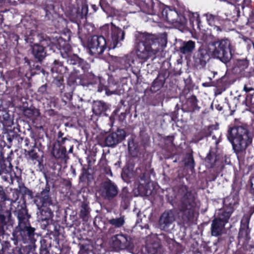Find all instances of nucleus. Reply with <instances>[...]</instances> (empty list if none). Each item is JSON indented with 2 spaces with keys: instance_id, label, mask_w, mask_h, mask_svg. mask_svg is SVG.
<instances>
[{
  "instance_id": "nucleus-32",
  "label": "nucleus",
  "mask_w": 254,
  "mask_h": 254,
  "mask_svg": "<svg viewBox=\"0 0 254 254\" xmlns=\"http://www.w3.org/2000/svg\"><path fill=\"white\" fill-rule=\"evenodd\" d=\"M218 125H211L204 127L199 132V135H201L199 140H201L203 138L207 137L211 135L213 130L218 129Z\"/></svg>"
},
{
  "instance_id": "nucleus-50",
  "label": "nucleus",
  "mask_w": 254,
  "mask_h": 254,
  "mask_svg": "<svg viewBox=\"0 0 254 254\" xmlns=\"http://www.w3.org/2000/svg\"><path fill=\"white\" fill-rule=\"evenodd\" d=\"M100 5L102 8V9L104 11H106L108 9L109 7V5L105 3V1L104 0H101L100 1Z\"/></svg>"
},
{
  "instance_id": "nucleus-40",
  "label": "nucleus",
  "mask_w": 254,
  "mask_h": 254,
  "mask_svg": "<svg viewBox=\"0 0 254 254\" xmlns=\"http://www.w3.org/2000/svg\"><path fill=\"white\" fill-rule=\"evenodd\" d=\"M89 9L88 5L83 2L82 3L81 9L80 10V19L87 18V16L89 13Z\"/></svg>"
},
{
  "instance_id": "nucleus-56",
  "label": "nucleus",
  "mask_w": 254,
  "mask_h": 254,
  "mask_svg": "<svg viewBox=\"0 0 254 254\" xmlns=\"http://www.w3.org/2000/svg\"><path fill=\"white\" fill-rule=\"evenodd\" d=\"M125 176H126L127 177H130V173H129V170L128 169L124 170L123 171L122 176L124 177Z\"/></svg>"
},
{
  "instance_id": "nucleus-63",
  "label": "nucleus",
  "mask_w": 254,
  "mask_h": 254,
  "mask_svg": "<svg viewBox=\"0 0 254 254\" xmlns=\"http://www.w3.org/2000/svg\"><path fill=\"white\" fill-rule=\"evenodd\" d=\"M106 92L107 93H109L110 94H115L116 92V91H110L109 89H106Z\"/></svg>"
},
{
  "instance_id": "nucleus-30",
  "label": "nucleus",
  "mask_w": 254,
  "mask_h": 254,
  "mask_svg": "<svg viewBox=\"0 0 254 254\" xmlns=\"http://www.w3.org/2000/svg\"><path fill=\"white\" fill-rule=\"evenodd\" d=\"M50 188L46 187L40 194V200L44 206H49L52 204V200L49 195Z\"/></svg>"
},
{
  "instance_id": "nucleus-42",
  "label": "nucleus",
  "mask_w": 254,
  "mask_h": 254,
  "mask_svg": "<svg viewBox=\"0 0 254 254\" xmlns=\"http://www.w3.org/2000/svg\"><path fill=\"white\" fill-rule=\"evenodd\" d=\"M27 214V211L26 209L22 208L18 210V218L20 222L23 221L25 218L26 215Z\"/></svg>"
},
{
  "instance_id": "nucleus-28",
  "label": "nucleus",
  "mask_w": 254,
  "mask_h": 254,
  "mask_svg": "<svg viewBox=\"0 0 254 254\" xmlns=\"http://www.w3.org/2000/svg\"><path fill=\"white\" fill-rule=\"evenodd\" d=\"M228 211L226 210H221L219 212L217 216L215 217L214 219H217L218 222L222 223L224 225L228 222L229 220L233 213V210L231 209H228Z\"/></svg>"
},
{
  "instance_id": "nucleus-47",
  "label": "nucleus",
  "mask_w": 254,
  "mask_h": 254,
  "mask_svg": "<svg viewBox=\"0 0 254 254\" xmlns=\"http://www.w3.org/2000/svg\"><path fill=\"white\" fill-rule=\"evenodd\" d=\"M2 118L5 122L4 124H8V125L9 126L11 122L9 115L7 113L4 114L2 116Z\"/></svg>"
},
{
  "instance_id": "nucleus-13",
  "label": "nucleus",
  "mask_w": 254,
  "mask_h": 254,
  "mask_svg": "<svg viewBox=\"0 0 254 254\" xmlns=\"http://www.w3.org/2000/svg\"><path fill=\"white\" fill-rule=\"evenodd\" d=\"M183 16L187 20V24L189 20L190 26L193 30H205L199 15L197 12H190L185 7Z\"/></svg>"
},
{
  "instance_id": "nucleus-26",
  "label": "nucleus",
  "mask_w": 254,
  "mask_h": 254,
  "mask_svg": "<svg viewBox=\"0 0 254 254\" xmlns=\"http://www.w3.org/2000/svg\"><path fill=\"white\" fill-rule=\"evenodd\" d=\"M52 153L56 158L63 159L65 157L66 149L61 145L60 140L54 144Z\"/></svg>"
},
{
  "instance_id": "nucleus-48",
  "label": "nucleus",
  "mask_w": 254,
  "mask_h": 254,
  "mask_svg": "<svg viewBox=\"0 0 254 254\" xmlns=\"http://www.w3.org/2000/svg\"><path fill=\"white\" fill-rule=\"evenodd\" d=\"M6 199L5 193L4 191L3 188L0 187V199L1 201H4Z\"/></svg>"
},
{
  "instance_id": "nucleus-41",
  "label": "nucleus",
  "mask_w": 254,
  "mask_h": 254,
  "mask_svg": "<svg viewBox=\"0 0 254 254\" xmlns=\"http://www.w3.org/2000/svg\"><path fill=\"white\" fill-rule=\"evenodd\" d=\"M244 103L245 104V105L247 107H250L251 106L254 104V95L249 93L246 95V96L245 97V99L244 101Z\"/></svg>"
},
{
  "instance_id": "nucleus-57",
  "label": "nucleus",
  "mask_w": 254,
  "mask_h": 254,
  "mask_svg": "<svg viewBox=\"0 0 254 254\" xmlns=\"http://www.w3.org/2000/svg\"><path fill=\"white\" fill-rule=\"evenodd\" d=\"M254 213V205L251 206L250 208L249 214H246L244 215H249L250 216V218L251 216Z\"/></svg>"
},
{
  "instance_id": "nucleus-59",
  "label": "nucleus",
  "mask_w": 254,
  "mask_h": 254,
  "mask_svg": "<svg viewBox=\"0 0 254 254\" xmlns=\"http://www.w3.org/2000/svg\"><path fill=\"white\" fill-rule=\"evenodd\" d=\"M215 108L219 111H221L223 110V107L219 104L215 105Z\"/></svg>"
},
{
  "instance_id": "nucleus-7",
  "label": "nucleus",
  "mask_w": 254,
  "mask_h": 254,
  "mask_svg": "<svg viewBox=\"0 0 254 254\" xmlns=\"http://www.w3.org/2000/svg\"><path fill=\"white\" fill-rule=\"evenodd\" d=\"M80 42L82 46L86 48L88 53L91 56L100 55L107 48V41L103 35L92 36L86 43L80 38Z\"/></svg>"
},
{
  "instance_id": "nucleus-1",
  "label": "nucleus",
  "mask_w": 254,
  "mask_h": 254,
  "mask_svg": "<svg viewBox=\"0 0 254 254\" xmlns=\"http://www.w3.org/2000/svg\"><path fill=\"white\" fill-rule=\"evenodd\" d=\"M135 38L137 57L144 61L154 56L158 52L163 51L167 43V36L165 34L156 36L137 32Z\"/></svg>"
},
{
  "instance_id": "nucleus-39",
  "label": "nucleus",
  "mask_w": 254,
  "mask_h": 254,
  "mask_svg": "<svg viewBox=\"0 0 254 254\" xmlns=\"http://www.w3.org/2000/svg\"><path fill=\"white\" fill-rule=\"evenodd\" d=\"M235 64L236 66L240 69V71H242L248 67L249 62L246 60H238Z\"/></svg>"
},
{
  "instance_id": "nucleus-12",
  "label": "nucleus",
  "mask_w": 254,
  "mask_h": 254,
  "mask_svg": "<svg viewBox=\"0 0 254 254\" xmlns=\"http://www.w3.org/2000/svg\"><path fill=\"white\" fill-rule=\"evenodd\" d=\"M175 220V213L172 210L165 211L160 217L159 227L161 230L169 232L173 229Z\"/></svg>"
},
{
  "instance_id": "nucleus-5",
  "label": "nucleus",
  "mask_w": 254,
  "mask_h": 254,
  "mask_svg": "<svg viewBox=\"0 0 254 254\" xmlns=\"http://www.w3.org/2000/svg\"><path fill=\"white\" fill-rule=\"evenodd\" d=\"M208 47L212 56L224 64L229 62L232 58L233 46L228 38L217 39L211 41Z\"/></svg>"
},
{
  "instance_id": "nucleus-49",
  "label": "nucleus",
  "mask_w": 254,
  "mask_h": 254,
  "mask_svg": "<svg viewBox=\"0 0 254 254\" xmlns=\"http://www.w3.org/2000/svg\"><path fill=\"white\" fill-rule=\"evenodd\" d=\"M178 110H179V109H178ZM178 111H174V112H172L171 114V117L172 120L174 122H176L178 120Z\"/></svg>"
},
{
  "instance_id": "nucleus-58",
  "label": "nucleus",
  "mask_w": 254,
  "mask_h": 254,
  "mask_svg": "<svg viewBox=\"0 0 254 254\" xmlns=\"http://www.w3.org/2000/svg\"><path fill=\"white\" fill-rule=\"evenodd\" d=\"M126 115H127V113L126 112H122L121 113L120 115V120H124L126 119Z\"/></svg>"
},
{
  "instance_id": "nucleus-21",
  "label": "nucleus",
  "mask_w": 254,
  "mask_h": 254,
  "mask_svg": "<svg viewBox=\"0 0 254 254\" xmlns=\"http://www.w3.org/2000/svg\"><path fill=\"white\" fill-rule=\"evenodd\" d=\"M240 189L236 186H232V191L229 196L224 198L223 203L228 205V209H231L233 211V207L238 204Z\"/></svg>"
},
{
  "instance_id": "nucleus-3",
  "label": "nucleus",
  "mask_w": 254,
  "mask_h": 254,
  "mask_svg": "<svg viewBox=\"0 0 254 254\" xmlns=\"http://www.w3.org/2000/svg\"><path fill=\"white\" fill-rule=\"evenodd\" d=\"M227 137L232 144L234 152L237 154L245 151L253 140L247 125L229 127Z\"/></svg>"
},
{
  "instance_id": "nucleus-44",
  "label": "nucleus",
  "mask_w": 254,
  "mask_h": 254,
  "mask_svg": "<svg viewBox=\"0 0 254 254\" xmlns=\"http://www.w3.org/2000/svg\"><path fill=\"white\" fill-rule=\"evenodd\" d=\"M220 157L221 158V163L223 165V169L224 168L225 165L228 164L229 161V158L227 157L226 155L220 153Z\"/></svg>"
},
{
  "instance_id": "nucleus-17",
  "label": "nucleus",
  "mask_w": 254,
  "mask_h": 254,
  "mask_svg": "<svg viewBox=\"0 0 254 254\" xmlns=\"http://www.w3.org/2000/svg\"><path fill=\"white\" fill-rule=\"evenodd\" d=\"M169 76V71L167 70H161L157 77L152 82L150 87V91L155 93L159 91L164 85L166 79Z\"/></svg>"
},
{
  "instance_id": "nucleus-64",
  "label": "nucleus",
  "mask_w": 254,
  "mask_h": 254,
  "mask_svg": "<svg viewBox=\"0 0 254 254\" xmlns=\"http://www.w3.org/2000/svg\"><path fill=\"white\" fill-rule=\"evenodd\" d=\"M91 26V25H90V24H85L83 25V29H86V28H87V27L88 26Z\"/></svg>"
},
{
  "instance_id": "nucleus-33",
  "label": "nucleus",
  "mask_w": 254,
  "mask_h": 254,
  "mask_svg": "<svg viewBox=\"0 0 254 254\" xmlns=\"http://www.w3.org/2000/svg\"><path fill=\"white\" fill-rule=\"evenodd\" d=\"M185 166L190 170L194 169L195 162L193 158L192 152L187 153L183 160Z\"/></svg>"
},
{
  "instance_id": "nucleus-37",
  "label": "nucleus",
  "mask_w": 254,
  "mask_h": 254,
  "mask_svg": "<svg viewBox=\"0 0 254 254\" xmlns=\"http://www.w3.org/2000/svg\"><path fill=\"white\" fill-rule=\"evenodd\" d=\"M101 35H103L105 38L106 40V39L109 40V38H110L111 36V25L108 24L103 25L101 28Z\"/></svg>"
},
{
  "instance_id": "nucleus-43",
  "label": "nucleus",
  "mask_w": 254,
  "mask_h": 254,
  "mask_svg": "<svg viewBox=\"0 0 254 254\" xmlns=\"http://www.w3.org/2000/svg\"><path fill=\"white\" fill-rule=\"evenodd\" d=\"M37 151L39 152V150L38 149H32L29 151L28 154L32 160H38L39 155L38 154Z\"/></svg>"
},
{
  "instance_id": "nucleus-20",
  "label": "nucleus",
  "mask_w": 254,
  "mask_h": 254,
  "mask_svg": "<svg viewBox=\"0 0 254 254\" xmlns=\"http://www.w3.org/2000/svg\"><path fill=\"white\" fill-rule=\"evenodd\" d=\"M91 161H88V165L83 166L80 175V182H83V187L89 186L94 179V172L91 165Z\"/></svg>"
},
{
  "instance_id": "nucleus-38",
  "label": "nucleus",
  "mask_w": 254,
  "mask_h": 254,
  "mask_svg": "<svg viewBox=\"0 0 254 254\" xmlns=\"http://www.w3.org/2000/svg\"><path fill=\"white\" fill-rule=\"evenodd\" d=\"M19 231L21 236L23 235L22 232H27L28 237L31 238L34 235L35 228L27 226H24L23 228L20 226Z\"/></svg>"
},
{
  "instance_id": "nucleus-14",
  "label": "nucleus",
  "mask_w": 254,
  "mask_h": 254,
  "mask_svg": "<svg viewBox=\"0 0 254 254\" xmlns=\"http://www.w3.org/2000/svg\"><path fill=\"white\" fill-rule=\"evenodd\" d=\"M80 67L84 72L82 75H80V85L84 86L94 84V76L91 72H88L90 64L80 58Z\"/></svg>"
},
{
  "instance_id": "nucleus-6",
  "label": "nucleus",
  "mask_w": 254,
  "mask_h": 254,
  "mask_svg": "<svg viewBox=\"0 0 254 254\" xmlns=\"http://www.w3.org/2000/svg\"><path fill=\"white\" fill-rule=\"evenodd\" d=\"M80 119L85 122L92 121L93 114L96 116H106V112L109 108L108 105L102 101H95L93 102L92 108L89 101H83L80 98Z\"/></svg>"
},
{
  "instance_id": "nucleus-61",
  "label": "nucleus",
  "mask_w": 254,
  "mask_h": 254,
  "mask_svg": "<svg viewBox=\"0 0 254 254\" xmlns=\"http://www.w3.org/2000/svg\"><path fill=\"white\" fill-rule=\"evenodd\" d=\"M63 134L60 131L59 133H58V137L59 138H62V140H60V142H63L64 140L65 139V138H63L62 137H63Z\"/></svg>"
},
{
  "instance_id": "nucleus-16",
  "label": "nucleus",
  "mask_w": 254,
  "mask_h": 254,
  "mask_svg": "<svg viewBox=\"0 0 254 254\" xmlns=\"http://www.w3.org/2000/svg\"><path fill=\"white\" fill-rule=\"evenodd\" d=\"M198 100L196 96L191 95L188 97L185 96V101H183L181 109L184 112L194 113L199 112L200 107L198 105Z\"/></svg>"
},
{
  "instance_id": "nucleus-35",
  "label": "nucleus",
  "mask_w": 254,
  "mask_h": 254,
  "mask_svg": "<svg viewBox=\"0 0 254 254\" xmlns=\"http://www.w3.org/2000/svg\"><path fill=\"white\" fill-rule=\"evenodd\" d=\"M80 209V218H82L83 221H86L90 213V208L88 205V203L84 201L81 206Z\"/></svg>"
},
{
  "instance_id": "nucleus-9",
  "label": "nucleus",
  "mask_w": 254,
  "mask_h": 254,
  "mask_svg": "<svg viewBox=\"0 0 254 254\" xmlns=\"http://www.w3.org/2000/svg\"><path fill=\"white\" fill-rule=\"evenodd\" d=\"M211 51L208 48L203 46L200 47L194 53L193 62L194 66L197 69L204 67L210 59Z\"/></svg>"
},
{
  "instance_id": "nucleus-46",
  "label": "nucleus",
  "mask_w": 254,
  "mask_h": 254,
  "mask_svg": "<svg viewBox=\"0 0 254 254\" xmlns=\"http://www.w3.org/2000/svg\"><path fill=\"white\" fill-rule=\"evenodd\" d=\"M174 139V137L173 136H167L165 138V141L166 143L168 144L171 146H174V144L173 143V141Z\"/></svg>"
},
{
  "instance_id": "nucleus-31",
  "label": "nucleus",
  "mask_w": 254,
  "mask_h": 254,
  "mask_svg": "<svg viewBox=\"0 0 254 254\" xmlns=\"http://www.w3.org/2000/svg\"><path fill=\"white\" fill-rule=\"evenodd\" d=\"M231 84L229 76L227 75L222 76L221 78L217 79L216 82V86L223 90H225Z\"/></svg>"
},
{
  "instance_id": "nucleus-29",
  "label": "nucleus",
  "mask_w": 254,
  "mask_h": 254,
  "mask_svg": "<svg viewBox=\"0 0 254 254\" xmlns=\"http://www.w3.org/2000/svg\"><path fill=\"white\" fill-rule=\"evenodd\" d=\"M107 222L114 228H120L123 227L125 224V217L124 215H122L120 217L112 218L107 219Z\"/></svg>"
},
{
  "instance_id": "nucleus-2",
  "label": "nucleus",
  "mask_w": 254,
  "mask_h": 254,
  "mask_svg": "<svg viewBox=\"0 0 254 254\" xmlns=\"http://www.w3.org/2000/svg\"><path fill=\"white\" fill-rule=\"evenodd\" d=\"M176 205L180 215V221L185 227L190 226L194 218L196 206V193L186 185H180L176 194Z\"/></svg>"
},
{
  "instance_id": "nucleus-34",
  "label": "nucleus",
  "mask_w": 254,
  "mask_h": 254,
  "mask_svg": "<svg viewBox=\"0 0 254 254\" xmlns=\"http://www.w3.org/2000/svg\"><path fill=\"white\" fill-rule=\"evenodd\" d=\"M169 248L171 251V254H180L184 251L183 246L177 242L172 240V242L170 243Z\"/></svg>"
},
{
  "instance_id": "nucleus-23",
  "label": "nucleus",
  "mask_w": 254,
  "mask_h": 254,
  "mask_svg": "<svg viewBox=\"0 0 254 254\" xmlns=\"http://www.w3.org/2000/svg\"><path fill=\"white\" fill-rule=\"evenodd\" d=\"M195 42L192 40L182 41L178 51L185 56H190L195 50Z\"/></svg>"
},
{
  "instance_id": "nucleus-18",
  "label": "nucleus",
  "mask_w": 254,
  "mask_h": 254,
  "mask_svg": "<svg viewBox=\"0 0 254 254\" xmlns=\"http://www.w3.org/2000/svg\"><path fill=\"white\" fill-rule=\"evenodd\" d=\"M250 221V216L244 215L242 217L240 228L238 233V239H244L246 241H249L251 239L250 233L251 228L249 227V224Z\"/></svg>"
},
{
  "instance_id": "nucleus-27",
  "label": "nucleus",
  "mask_w": 254,
  "mask_h": 254,
  "mask_svg": "<svg viewBox=\"0 0 254 254\" xmlns=\"http://www.w3.org/2000/svg\"><path fill=\"white\" fill-rule=\"evenodd\" d=\"M32 52L34 57L39 61H41L46 57V52L43 46L34 44L32 46Z\"/></svg>"
},
{
  "instance_id": "nucleus-54",
  "label": "nucleus",
  "mask_w": 254,
  "mask_h": 254,
  "mask_svg": "<svg viewBox=\"0 0 254 254\" xmlns=\"http://www.w3.org/2000/svg\"><path fill=\"white\" fill-rule=\"evenodd\" d=\"M244 90L247 93L251 91H254V89L251 87H248L246 85H245L244 87Z\"/></svg>"
},
{
  "instance_id": "nucleus-36",
  "label": "nucleus",
  "mask_w": 254,
  "mask_h": 254,
  "mask_svg": "<svg viewBox=\"0 0 254 254\" xmlns=\"http://www.w3.org/2000/svg\"><path fill=\"white\" fill-rule=\"evenodd\" d=\"M119 196L121 198L122 203L124 202L125 204H127L129 202L130 194L127 187H125L122 189Z\"/></svg>"
},
{
  "instance_id": "nucleus-62",
  "label": "nucleus",
  "mask_w": 254,
  "mask_h": 254,
  "mask_svg": "<svg viewBox=\"0 0 254 254\" xmlns=\"http://www.w3.org/2000/svg\"><path fill=\"white\" fill-rule=\"evenodd\" d=\"M92 8H93V11L92 12H95L97 11V9H98V7L96 6V5H92Z\"/></svg>"
},
{
  "instance_id": "nucleus-19",
  "label": "nucleus",
  "mask_w": 254,
  "mask_h": 254,
  "mask_svg": "<svg viewBox=\"0 0 254 254\" xmlns=\"http://www.w3.org/2000/svg\"><path fill=\"white\" fill-rule=\"evenodd\" d=\"M119 190L117 186L111 180H108L103 184V193L106 199L111 200L114 198L118 194Z\"/></svg>"
},
{
  "instance_id": "nucleus-15",
  "label": "nucleus",
  "mask_w": 254,
  "mask_h": 254,
  "mask_svg": "<svg viewBox=\"0 0 254 254\" xmlns=\"http://www.w3.org/2000/svg\"><path fill=\"white\" fill-rule=\"evenodd\" d=\"M126 132L124 129H118L116 132L107 135L105 139V144L108 147H114L125 139Z\"/></svg>"
},
{
  "instance_id": "nucleus-8",
  "label": "nucleus",
  "mask_w": 254,
  "mask_h": 254,
  "mask_svg": "<svg viewBox=\"0 0 254 254\" xmlns=\"http://www.w3.org/2000/svg\"><path fill=\"white\" fill-rule=\"evenodd\" d=\"M212 138L215 139V147L210 148L205 158V162L206 166L208 168H215L216 172L219 173L223 170V166L221 163L218 147V144L221 141V139L220 136L217 138L215 135L212 136Z\"/></svg>"
},
{
  "instance_id": "nucleus-53",
  "label": "nucleus",
  "mask_w": 254,
  "mask_h": 254,
  "mask_svg": "<svg viewBox=\"0 0 254 254\" xmlns=\"http://www.w3.org/2000/svg\"><path fill=\"white\" fill-rule=\"evenodd\" d=\"M47 84H44V85L41 86L39 88L38 91L42 94L45 93L47 91Z\"/></svg>"
},
{
  "instance_id": "nucleus-10",
  "label": "nucleus",
  "mask_w": 254,
  "mask_h": 254,
  "mask_svg": "<svg viewBox=\"0 0 254 254\" xmlns=\"http://www.w3.org/2000/svg\"><path fill=\"white\" fill-rule=\"evenodd\" d=\"M111 246L117 251L130 249L133 244L130 236L127 234H120L112 237Z\"/></svg>"
},
{
  "instance_id": "nucleus-22",
  "label": "nucleus",
  "mask_w": 254,
  "mask_h": 254,
  "mask_svg": "<svg viewBox=\"0 0 254 254\" xmlns=\"http://www.w3.org/2000/svg\"><path fill=\"white\" fill-rule=\"evenodd\" d=\"M125 35V32L124 31L116 26L113 23L111 24L110 38L114 48L118 46L120 42L124 40Z\"/></svg>"
},
{
  "instance_id": "nucleus-4",
  "label": "nucleus",
  "mask_w": 254,
  "mask_h": 254,
  "mask_svg": "<svg viewBox=\"0 0 254 254\" xmlns=\"http://www.w3.org/2000/svg\"><path fill=\"white\" fill-rule=\"evenodd\" d=\"M185 7L180 3L175 6L166 5L161 9L162 18L176 28L183 30L187 26V20L183 16Z\"/></svg>"
},
{
  "instance_id": "nucleus-45",
  "label": "nucleus",
  "mask_w": 254,
  "mask_h": 254,
  "mask_svg": "<svg viewBox=\"0 0 254 254\" xmlns=\"http://www.w3.org/2000/svg\"><path fill=\"white\" fill-rule=\"evenodd\" d=\"M92 247L90 245H83L80 244V253L81 252H88L91 251Z\"/></svg>"
},
{
  "instance_id": "nucleus-55",
  "label": "nucleus",
  "mask_w": 254,
  "mask_h": 254,
  "mask_svg": "<svg viewBox=\"0 0 254 254\" xmlns=\"http://www.w3.org/2000/svg\"><path fill=\"white\" fill-rule=\"evenodd\" d=\"M217 177V175L211 174L208 176L209 181H214Z\"/></svg>"
},
{
  "instance_id": "nucleus-60",
  "label": "nucleus",
  "mask_w": 254,
  "mask_h": 254,
  "mask_svg": "<svg viewBox=\"0 0 254 254\" xmlns=\"http://www.w3.org/2000/svg\"><path fill=\"white\" fill-rule=\"evenodd\" d=\"M251 181V188L252 190H254V178L250 180Z\"/></svg>"
},
{
  "instance_id": "nucleus-52",
  "label": "nucleus",
  "mask_w": 254,
  "mask_h": 254,
  "mask_svg": "<svg viewBox=\"0 0 254 254\" xmlns=\"http://www.w3.org/2000/svg\"><path fill=\"white\" fill-rule=\"evenodd\" d=\"M150 2H151V14H155L156 13V12H157V10L155 8V4L154 3V2L153 1V0H151L150 1Z\"/></svg>"
},
{
  "instance_id": "nucleus-24",
  "label": "nucleus",
  "mask_w": 254,
  "mask_h": 254,
  "mask_svg": "<svg viewBox=\"0 0 254 254\" xmlns=\"http://www.w3.org/2000/svg\"><path fill=\"white\" fill-rule=\"evenodd\" d=\"M206 17V19L208 24L213 27V30L219 33L222 31L221 26V19L220 16L218 15L213 14L209 12L204 14Z\"/></svg>"
},
{
  "instance_id": "nucleus-25",
  "label": "nucleus",
  "mask_w": 254,
  "mask_h": 254,
  "mask_svg": "<svg viewBox=\"0 0 254 254\" xmlns=\"http://www.w3.org/2000/svg\"><path fill=\"white\" fill-rule=\"evenodd\" d=\"M218 221V220L214 219L212 221L210 230L212 236L219 237L223 233L225 225Z\"/></svg>"
},
{
  "instance_id": "nucleus-51",
  "label": "nucleus",
  "mask_w": 254,
  "mask_h": 254,
  "mask_svg": "<svg viewBox=\"0 0 254 254\" xmlns=\"http://www.w3.org/2000/svg\"><path fill=\"white\" fill-rule=\"evenodd\" d=\"M248 22L252 27H254V11L250 15L248 19Z\"/></svg>"
},
{
  "instance_id": "nucleus-11",
  "label": "nucleus",
  "mask_w": 254,
  "mask_h": 254,
  "mask_svg": "<svg viewBox=\"0 0 254 254\" xmlns=\"http://www.w3.org/2000/svg\"><path fill=\"white\" fill-rule=\"evenodd\" d=\"M136 174L138 179L144 181V184L140 183L138 186L137 190L139 193L141 195H147L149 191L148 183L150 178V171L146 167L142 166L136 168Z\"/></svg>"
}]
</instances>
